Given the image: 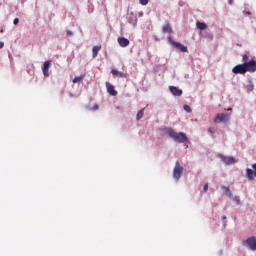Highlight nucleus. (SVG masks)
<instances>
[{
  "instance_id": "nucleus-29",
  "label": "nucleus",
  "mask_w": 256,
  "mask_h": 256,
  "mask_svg": "<svg viewBox=\"0 0 256 256\" xmlns=\"http://www.w3.org/2000/svg\"><path fill=\"white\" fill-rule=\"evenodd\" d=\"M208 132H209V133H215V128L210 127V128L208 129Z\"/></svg>"
},
{
  "instance_id": "nucleus-21",
  "label": "nucleus",
  "mask_w": 256,
  "mask_h": 256,
  "mask_svg": "<svg viewBox=\"0 0 256 256\" xmlns=\"http://www.w3.org/2000/svg\"><path fill=\"white\" fill-rule=\"evenodd\" d=\"M80 81H83V76L75 77V78L72 80L73 83H80Z\"/></svg>"
},
{
  "instance_id": "nucleus-5",
  "label": "nucleus",
  "mask_w": 256,
  "mask_h": 256,
  "mask_svg": "<svg viewBox=\"0 0 256 256\" xmlns=\"http://www.w3.org/2000/svg\"><path fill=\"white\" fill-rule=\"evenodd\" d=\"M231 115L227 113H218L214 118V123H227Z\"/></svg>"
},
{
  "instance_id": "nucleus-22",
  "label": "nucleus",
  "mask_w": 256,
  "mask_h": 256,
  "mask_svg": "<svg viewBox=\"0 0 256 256\" xmlns=\"http://www.w3.org/2000/svg\"><path fill=\"white\" fill-rule=\"evenodd\" d=\"M87 109H88V111H98L99 105L98 104H94L93 107H88Z\"/></svg>"
},
{
  "instance_id": "nucleus-4",
  "label": "nucleus",
  "mask_w": 256,
  "mask_h": 256,
  "mask_svg": "<svg viewBox=\"0 0 256 256\" xmlns=\"http://www.w3.org/2000/svg\"><path fill=\"white\" fill-rule=\"evenodd\" d=\"M244 247H247L248 249H250V251H256V237L252 236L247 238L244 242H243Z\"/></svg>"
},
{
  "instance_id": "nucleus-3",
  "label": "nucleus",
  "mask_w": 256,
  "mask_h": 256,
  "mask_svg": "<svg viewBox=\"0 0 256 256\" xmlns=\"http://www.w3.org/2000/svg\"><path fill=\"white\" fill-rule=\"evenodd\" d=\"M181 175H183V166H181L179 161H176L175 167L173 169V177L176 179V181H179V179H181Z\"/></svg>"
},
{
  "instance_id": "nucleus-2",
  "label": "nucleus",
  "mask_w": 256,
  "mask_h": 256,
  "mask_svg": "<svg viewBox=\"0 0 256 256\" xmlns=\"http://www.w3.org/2000/svg\"><path fill=\"white\" fill-rule=\"evenodd\" d=\"M168 42L170 43V45H172V47H175V49H178V51H181L182 53H187L188 51L187 46L179 42H176L175 40H173L171 36L168 37Z\"/></svg>"
},
{
  "instance_id": "nucleus-10",
  "label": "nucleus",
  "mask_w": 256,
  "mask_h": 256,
  "mask_svg": "<svg viewBox=\"0 0 256 256\" xmlns=\"http://www.w3.org/2000/svg\"><path fill=\"white\" fill-rule=\"evenodd\" d=\"M223 163H225V165H233V163H236V160H235V157L233 156H223V155H220Z\"/></svg>"
},
{
  "instance_id": "nucleus-7",
  "label": "nucleus",
  "mask_w": 256,
  "mask_h": 256,
  "mask_svg": "<svg viewBox=\"0 0 256 256\" xmlns=\"http://www.w3.org/2000/svg\"><path fill=\"white\" fill-rule=\"evenodd\" d=\"M244 67L246 69V73H255L256 71V61L255 60H250L248 62L243 63Z\"/></svg>"
},
{
  "instance_id": "nucleus-6",
  "label": "nucleus",
  "mask_w": 256,
  "mask_h": 256,
  "mask_svg": "<svg viewBox=\"0 0 256 256\" xmlns=\"http://www.w3.org/2000/svg\"><path fill=\"white\" fill-rule=\"evenodd\" d=\"M252 169H250V168L246 169V177H247L248 181H255V177H256V163L252 164Z\"/></svg>"
},
{
  "instance_id": "nucleus-16",
  "label": "nucleus",
  "mask_w": 256,
  "mask_h": 256,
  "mask_svg": "<svg viewBox=\"0 0 256 256\" xmlns=\"http://www.w3.org/2000/svg\"><path fill=\"white\" fill-rule=\"evenodd\" d=\"M163 33H173V28L171 27V24H166L162 27Z\"/></svg>"
},
{
  "instance_id": "nucleus-24",
  "label": "nucleus",
  "mask_w": 256,
  "mask_h": 256,
  "mask_svg": "<svg viewBox=\"0 0 256 256\" xmlns=\"http://www.w3.org/2000/svg\"><path fill=\"white\" fill-rule=\"evenodd\" d=\"M140 5H147L149 0H139Z\"/></svg>"
},
{
  "instance_id": "nucleus-9",
  "label": "nucleus",
  "mask_w": 256,
  "mask_h": 256,
  "mask_svg": "<svg viewBox=\"0 0 256 256\" xmlns=\"http://www.w3.org/2000/svg\"><path fill=\"white\" fill-rule=\"evenodd\" d=\"M106 89L109 93V95H111L112 97H117V90H115V86H113L111 83L106 82Z\"/></svg>"
},
{
  "instance_id": "nucleus-17",
  "label": "nucleus",
  "mask_w": 256,
  "mask_h": 256,
  "mask_svg": "<svg viewBox=\"0 0 256 256\" xmlns=\"http://www.w3.org/2000/svg\"><path fill=\"white\" fill-rule=\"evenodd\" d=\"M197 29H200V31H205L207 29V24L204 22H196Z\"/></svg>"
},
{
  "instance_id": "nucleus-28",
  "label": "nucleus",
  "mask_w": 256,
  "mask_h": 256,
  "mask_svg": "<svg viewBox=\"0 0 256 256\" xmlns=\"http://www.w3.org/2000/svg\"><path fill=\"white\" fill-rule=\"evenodd\" d=\"M13 24L14 25H19V18H15L14 21H13Z\"/></svg>"
},
{
  "instance_id": "nucleus-14",
  "label": "nucleus",
  "mask_w": 256,
  "mask_h": 256,
  "mask_svg": "<svg viewBox=\"0 0 256 256\" xmlns=\"http://www.w3.org/2000/svg\"><path fill=\"white\" fill-rule=\"evenodd\" d=\"M112 75H115V77H121L122 79H126L127 78V74L121 72V71H118L116 69H113L111 71Z\"/></svg>"
},
{
  "instance_id": "nucleus-19",
  "label": "nucleus",
  "mask_w": 256,
  "mask_h": 256,
  "mask_svg": "<svg viewBox=\"0 0 256 256\" xmlns=\"http://www.w3.org/2000/svg\"><path fill=\"white\" fill-rule=\"evenodd\" d=\"M247 89L248 91H253V89H255V85L252 80H248Z\"/></svg>"
},
{
  "instance_id": "nucleus-8",
  "label": "nucleus",
  "mask_w": 256,
  "mask_h": 256,
  "mask_svg": "<svg viewBox=\"0 0 256 256\" xmlns=\"http://www.w3.org/2000/svg\"><path fill=\"white\" fill-rule=\"evenodd\" d=\"M232 72L235 75H245V73H247V69L245 68V64H240V65H236L233 69Z\"/></svg>"
},
{
  "instance_id": "nucleus-18",
  "label": "nucleus",
  "mask_w": 256,
  "mask_h": 256,
  "mask_svg": "<svg viewBox=\"0 0 256 256\" xmlns=\"http://www.w3.org/2000/svg\"><path fill=\"white\" fill-rule=\"evenodd\" d=\"M143 115H145V108H142L136 115V121H141L143 119Z\"/></svg>"
},
{
  "instance_id": "nucleus-33",
  "label": "nucleus",
  "mask_w": 256,
  "mask_h": 256,
  "mask_svg": "<svg viewBox=\"0 0 256 256\" xmlns=\"http://www.w3.org/2000/svg\"><path fill=\"white\" fill-rule=\"evenodd\" d=\"M232 3H233V0H229V5H232Z\"/></svg>"
},
{
  "instance_id": "nucleus-1",
  "label": "nucleus",
  "mask_w": 256,
  "mask_h": 256,
  "mask_svg": "<svg viewBox=\"0 0 256 256\" xmlns=\"http://www.w3.org/2000/svg\"><path fill=\"white\" fill-rule=\"evenodd\" d=\"M164 133H166L175 143H187V134L180 132L177 133L173 128H164Z\"/></svg>"
},
{
  "instance_id": "nucleus-32",
  "label": "nucleus",
  "mask_w": 256,
  "mask_h": 256,
  "mask_svg": "<svg viewBox=\"0 0 256 256\" xmlns=\"http://www.w3.org/2000/svg\"><path fill=\"white\" fill-rule=\"evenodd\" d=\"M222 220H223V221L227 220V216H223V217H222Z\"/></svg>"
},
{
  "instance_id": "nucleus-26",
  "label": "nucleus",
  "mask_w": 256,
  "mask_h": 256,
  "mask_svg": "<svg viewBox=\"0 0 256 256\" xmlns=\"http://www.w3.org/2000/svg\"><path fill=\"white\" fill-rule=\"evenodd\" d=\"M234 201L237 203V205H241V200L239 199V197H235Z\"/></svg>"
},
{
  "instance_id": "nucleus-23",
  "label": "nucleus",
  "mask_w": 256,
  "mask_h": 256,
  "mask_svg": "<svg viewBox=\"0 0 256 256\" xmlns=\"http://www.w3.org/2000/svg\"><path fill=\"white\" fill-rule=\"evenodd\" d=\"M242 61H243V63H249V56H247V54H244L242 56Z\"/></svg>"
},
{
  "instance_id": "nucleus-34",
  "label": "nucleus",
  "mask_w": 256,
  "mask_h": 256,
  "mask_svg": "<svg viewBox=\"0 0 256 256\" xmlns=\"http://www.w3.org/2000/svg\"><path fill=\"white\" fill-rule=\"evenodd\" d=\"M247 15H251V12H247Z\"/></svg>"
},
{
  "instance_id": "nucleus-25",
  "label": "nucleus",
  "mask_w": 256,
  "mask_h": 256,
  "mask_svg": "<svg viewBox=\"0 0 256 256\" xmlns=\"http://www.w3.org/2000/svg\"><path fill=\"white\" fill-rule=\"evenodd\" d=\"M184 109L187 111V113H191V106L184 105Z\"/></svg>"
},
{
  "instance_id": "nucleus-27",
  "label": "nucleus",
  "mask_w": 256,
  "mask_h": 256,
  "mask_svg": "<svg viewBox=\"0 0 256 256\" xmlns=\"http://www.w3.org/2000/svg\"><path fill=\"white\" fill-rule=\"evenodd\" d=\"M204 191L205 192L209 191V184L208 183L204 184Z\"/></svg>"
},
{
  "instance_id": "nucleus-20",
  "label": "nucleus",
  "mask_w": 256,
  "mask_h": 256,
  "mask_svg": "<svg viewBox=\"0 0 256 256\" xmlns=\"http://www.w3.org/2000/svg\"><path fill=\"white\" fill-rule=\"evenodd\" d=\"M222 189H224L225 193L228 195V197H233V193H231V189L229 187L223 186Z\"/></svg>"
},
{
  "instance_id": "nucleus-12",
  "label": "nucleus",
  "mask_w": 256,
  "mask_h": 256,
  "mask_svg": "<svg viewBox=\"0 0 256 256\" xmlns=\"http://www.w3.org/2000/svg\"><path fill=\"white\" fill-rule=\"evenodd\" d=\"M49 69H51V61L44 62V65L42 68L44 77H49Z\"/></svg>"
},
{
  "instance_id": "nucleus-15",
  "label": "nucleus",
  "mask_w": 256,
  "mask_h": 256,
  "mask_svg": "<svg viewBox=\"0 0 256 256\" xmlns=\"http://www.w3.org/2000/svg\"><path fill=\"white\" fill-rule=\"evenodd\" d=\"M99 51H101V46H94L92 48V57H93V59H95V57H97V55H99Z\"/></svg>"
},
{
  "instance_id": "nucleus-11",
  "label": "nucleus",
  "mask_w": 256,
  "mask_h": 256,
  "mask_svg": "<svg viewBox=\"0 0 256 256\" xmlns=\"http://www.w3.org/2000/svg\"><path fill=\"white\" fill-rule=\"evenodd\" d=\"M170 89V93H172V95H174V97H181V95H183V90L175 87V86H169Z\"/></svg>"
},
{
  "instance_id": "nucleus-13",
  "label": "nucleus",
  "mask_w": 256,
  "mask_h": 256,
  "mask_svg": "<svg viewBox=\"0 0 256 256\" xmlns=\"http://www.w3.org/2000/svg\"><path fill=\"white\" fill-rule=\"evenodd\" d=\"M118 43L120 45V47H129V39L125 38V37H119L118 38Z\"/></svg>"
},
{
  "instance_id": "nucleus-31",
  "label": "nucleus",
  "mask_w": 256,
  "mask_h": 256,
  "mask_svg": "<svg viewBox=\"0 0 256 256\" xmlns=\"http://www.w3.org/2000/svg\"><path fill=\"white\" fill-rule=\"evenodd\" d=\"M67 35H73L72 31H67Z\"/></svg>"
},
{
  "instance_id": "nucleus-30",
  "label": "nucleus",
  "mask_w": 256,
  "mask_h": 256,
  "mask_svg": "<svg viewBox=\"0 0 256 256\" xmlns=\"http://www.w3.org/2000/svg\"><path fill=\"white\" fill-rule=\"evenodd\" d=\"M3 47H5V43L0 41V49H3Z\"/></svg>"
}]
</instances>
